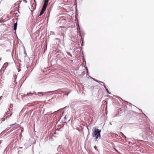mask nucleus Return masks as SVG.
<instances>
[{"mask_svg": "<svg viewBox=\"0 0 154 154\" xmlns=\"http://www.w3.org/2000/svg\"><path fill=\"white\" fill-rule=\"evenodd\" d=\"M92 131L93 132L92 134V136L93 137H95L96 140H97L100 137L101 130H99L96 128H94Z\"/></svg>", "mask_w": 154, "mask_h": 154, "instance_id": "nucleus-1", "label": "nucleus"}, {"mask_svg": "<svg viewBox=\"0 0 154 154\" xmlns=\"http://www.w3.org/2000/svg\"><path fill=\"white\" fill-rule=\"evenodd\" d=\"M20 125L17 123H15L14 124H12L10 125L11 126L12 129H15L18 128L19 127Z\"/></svg>", "mask_w": 154, "mask_h": 154, "instance_id": "nucleus-2", "label": "nucleus"}, {"mask_svg": "<svg viewBox=\"0 0 154 154\" xmlns=\"http://www.w3.org/2000/svg\"><path fill=\"white\" fill-rule=\"evenodd\" d=\"M47 5H48L47 4H44L42 6V10L43 11H45L46 8V7L47 6Z\"/></svg>", "mask_w": 154, "mask_h": 154, "instance_id": "nucleus-3", "label": "nucleus"}, {"mask_svg": "<svg viewBox=\"0 0 154 154\" xmlns=\"http://www.w3.org/2000/svg\"><path fill=\"white\" fill-rule=\"evenodd\" d=\"M6 114L7 115H8V114H9V115H8V116H7L6 117H8L11 116V115L12 114V113L10 111H8L6 113Z\"/></svg>", "mask_w": 154, "mask_h": 154, "instance_id": "nucleus-4", "label": "nucleus"}, {"mask_svg": "<svg viewBox=\"0 0 154 154\" xmlns=\"http://www.w3.org/2000/svg\"><path fill=\"white\" fill-rule=\"evenodd\" d=\"M32 93H27L26 94H23V95H22V96H23V97L26 96H32Z\"/></svg>", "mask_w": 154, "mask_h": 154, "instance_id": "nucleus-5", "label": "nucleus"}, {"mask_svg": "<svg viewBox=\"0 0 154 154\" xmlns=\"http://www.w3.org/2000/svg\"><path fill=\"white\" fill-rule=\"evenodd\" d=\"M14 29L15 30H16V29H17V23H15L14 24Z\"/></svg>", "mask_w": 154, "mask_h": 154, "instance_id": "nucleus-6", "label": "nucleus"}, {"mask_svg": "<svg viewBox=\"0 0 154 154\" xmlns=\"http://www.w3.org/2000/svg\"><path fill=\"white\" fill-rule=\"evenodd\" d=\"M104 87L106 88V91H107V92L108 94H111V93L109 92V91H108V89L106 88V86H105V85H104Z\"/></svg>", "mask_w": 154, "mask_h": 154, "instance_id": "nucleus-7", "label": "nucleus"}, {"mask_svg": "<svg viewBox=\"0 0 154 154\" xmlns=\"http://www.w3.org/2000/svg\"><path fill=\"white\" fill-rule=\"evenodd\" d=\"M49 0H45L44 4L48 5Z\"/></svg>", "mask_w": 154, "mask_h": 154, "instance_id": "nucleus-8", "label": "nucleus"}, {"mask_svg": "<svg viewBox=\"0 0 154 154\" xmlns=\"http://www.w3.org/2000/svg\"><path fill=\"white\" fill-rule=\"evenodd\" d=\"M44 11H43L42 10L41 11L40 13V15H42L43 14Z\"/></svg>", "mask_w": 154, "mask_h": 154, "instance_id": "nucleus-9", "label": "nucleus"}, {"mask_svg": "<svg viewBox=\"0 0 154 154\" xmlns=\"http://www.w3.org/2000/svg\"><path fill=\"white\" fill-rule=\"evenodd\" d=\"M8 65V63H5V64H4V66H7Z\"/></svg>", "mask_w": 154, "mask_h": 154, "instance_id": "nucleus-10", "label": "nucleus"}, {"mask_svg": "<svg viewBox=\"0 0 154 154\" xmlns=\"http://www.w3.org/2000/svg\"><path fill=\"white\" fill-rule=\"evenodd\" d=\"M4 21V20L2 19L0 20V23L3 22Z\"/></svg>", "mask_w": 154, "mask_h": 154, "instance_id": "nucleus-11", "label": "nucleus"}, {"mask_svg": "<svg viewBox=\"0 0 154 154\" xmlns=\"http://www.w3.org/2000/svg\"><path fill=\"white\" fill-rule=\"evenodd\" d=\"M38 94H42V95H43V93H42V92H38Z\"/></svg>", "mask_w": 154, "mask_h": 154, "instance_id": "nucleus-12", "label": "nucleus"}, {"mask_svg": "<svg viewBox=\"0 0 154 154\" xmlns=\"http://www.w3.org/2000/svg\"><path fill=\"white\" fill-rule=\"evenodd\" d=\"M64 2H68V0H64Z\"/></svg>", "mask_w": 154, "mask_h": 154, "instance_id": "nucleus-13", "label": "nucleus"}, {"mask_svg": "<svg viewBox=\"0 0 154 154\" xmlns=\"http://www.w3.org/2000/svg\"><path fill=\"white\" fill-rule=\"evenodd\" d=\"M23 0L26 3H27V2L26 0Z\"/></svg>", "mask_w": 154, "mask_h": 154, "instance_id": "nucleus-14", "label": "nucleus"}, {"mask_svg": "<svg viewBox=\"0 0 154 154\" xmlns=\"http://www.w3.org/2000/svg\"><path fill=\"white\" fill-rule=\"evenodd\" d=\"M2 96H1L0 97V100H1L2 98Z\"/></svg>", "mask_w": 154, "mask_h": 154, "instance_id": "nucleus-15", "label": "nucleus"}, {"mask_svg": "<svg viewBox=\"0 0 154 154\" xmlns=\"http://www.w3.org/2000/svg\"><path fill=\"white\" fill-rule=\"evenodd\" d=\"M115 149L116 151L118 152V151L117 150H116Z\"/></svg>", "mask_w": 154, "mask_h": 154, "instance_id": "nucleus-16", "label": "nucleus"}, {"mask_svg": "<svg viewBox=\"0 0 154 154\" xmlns=\"http://www.w3.org/2000/svg\"><path fill=\"white\" fill-rule=\"evenodd\" d=\"M101 82V83H103V84H104V83L103 82Z\"/></svg>", "mask_w": 154, "mask_h": 154, "instance_id": "nucleus-17", "label": "nucleus"}, {"mask_svg": "<svg viewBox=\"0 0 154 154\" xmlns=\"http://www.w3.org/2000/svg\"><path fill=\"white\" fill-rule=\"evenodd\" d=\"M94 148H95V149H96V146H94Z\"/></svg>", "mask_w": 154, "mask_h": 154, "instance_id": "nucleus-18", "label": "nucleus"}]
</instances>
